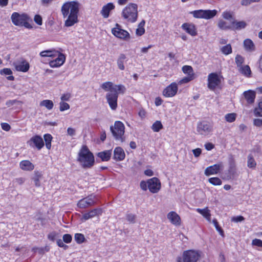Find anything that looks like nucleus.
<instances>
[{"mask_svg":"<svg viewBox=\"0 0 262 262\" xmlns=\"http://www.w3.org/2000/svg\"><path fill=\"white\" fill-rule=\"evenodd\" d=\"M112 133L115 139L121 142L125 141L124 133L125 126L124 124L120 121H116L115 122L114 126L110 127Z\"/></svg>","mask_w":262,"mask_h":262,"instance_id":"5","label":"nucleus"},{"mask_svg":"<svg viewBox=\"0 0 262 262\" xmlns=\"http://www.w3.org/2000/svg\"><path fill=\"white\" fill-rule=\"evenodd\" d=\"M79 4L77 2L70 1L66 2L61 8V12L63 18H67L64 25L71 27L78 23V14Z\"/></svg>","mask_w":262,"mask_h":262,"instance_id":"1","label":"nucleus"},{"mask_svg":"<svg viewBox=\"0 0 262 262\" xmlns=\"http://www.w3.org/2000/svg\"><path fill=\"white\" fill-rule=\"evenodd\" d=\"M112 33L115 37L124 40H129L130 38L129 33L122 29L118 24H116L115 27L112 29Z\"/></svg>","mask_w":262,"mask_h":262,"instance_id":"8","label":"nucleus"},{"mask_svg":"<svg viewBox=\"0 0 262 262\" xmlns=\"http://www.w3.org/2000/svg\"><path fill=\"white\" fill-rule=\"evenodd\" d=\"M181 28L192 36H195L197 35V30L195 26L193 24L184 23L182 25Z\"/></svg>","mask_w":262,"mask_h":262,"instance_id":"19","label":"nucleus"},{"mask_svg":"<svg viewBox=\"0 0 262 262\" xmlns=\"http://www.w3.org/2000/svg\"><path fill=\"white\" fill-rule=\"evenodd\" d=\"M70 108V105L68 103L61 101L59 103V110L61 112H63L64 111L68 110Z\"/></svg>","mask_w":262,"mask_h":262,"instance_id":"51","label":"nucleus"},{"mask_svg":"<svg viewBox=\"0 0 262 262\" xmlns=\"http://www.w3.org/2000/svg\"><path fill=\"white\" fill-rule=\"evenodd\" d=\"M57 236V233L55 232H52L49 234L48 237L50 241H54Z\"/></svg>","mask_w":262,"mask_h":262,"instance_id":"64","label":"nucleus"},{"mask_svg":"<svg viewBox=\"0 0 262 262\" xmlns=\"http://www.w3.org/2000/svg\"><path fill=\"white\" fill-rule=\"evenodd\" d=\"M57 57L54 60L49 62V65L51 68H57L63 64L66 60V56L58 51V54H57Z\"/></svg>","mask_w":262,"mask_h":262,"instance_id":"17","label":"nucleus"},{"mask_svg":"<svg viewBox=\"0 0 262 262\" xmlns=\"http://www.w3.org/2000/svg\"><path fill=\"white\" fill-rule=\"evenodd\" d=\"M138 5L135 3H129L122 10V18L129 23H135L138 16Z\"/></svg>","mask_w":262,"mask_h":262,"instance_id":"3","label":"nucleus"},{"mask_svg":"<svg viewBox=\"0 0 262 262\" xmlns=\"http://www.w3.org/2000/svg\"><path fill=\"white\" fill-rule=\"evenodd\" d=\"M97 198L95 195L91 194L88 196L79 200L77 203V206L81 209L87 208L95 204Z\"/></svg>","mask_w":262,"mask_h":262,"instance_id":"9","label":"nucleus"},{"mask_svg":"<svg viewBox=\"0 0 262 262\" xmlns=\"http://www.w3.org/2000/svg\"><path fill=\"white\" fill-rule=\"evenodd\" d=\"M235 61L237 66V68H238L243 66V63L244 62V58L240 55H237L235 58Z\"/></svg>","mask_w":262,"mask_h":262,"instance_id":"46","label":"nucleus"},{"mask_svg":"<svg viewBox=\"0 0 262 262\" xmlns=\"http://www.w3.org/2000/svg\"><path fill=\"white\" fill-rule=\"evenodd\" d=\"M19 168L23 171H31L35 167L34 165L29 160H24L19 162Z\"/></svg>","mask_w":262,"mask_h":262,"instance_id":"22","label":"nucleus"},{"mask_svg":"<svg viewBox=\"0 0 262 262\" xmlns=\"http://www.w3.org/2000/svg\"><path fill=\"white\" fill-rule=\"evenodd\" d=\"M167 217L169 222L176 226H179L181 224L180 216L175 211H170L167 215Z\"/></svg>","mask_w":262,"mask_h":262,"instance_id":"18","label":"nucleus"},{"mask_svg":"<svg viewBox=\"0 0 262 262\" xmlns=\"http://www.w3.org/2000/svg\"><path fill=\"white\" fill-rule=\"evenodd\" d=\"M58 54V51L54 49L44 50L40 52L39 55L42 57H55Z\"/></svg>","mask_w":262,"mask_h":262,"instance_id":"26","label":"nucleus"},{"mask_svg":"<svg viewBox=\"0 0 262 262\" xmlns=\"http://www.w3.org/2000/svg\"><path fill=\"white\" fill-rule=\"evenodd\" d=\"M252 245L262 248V241L260 239L255 238L252 241Z\"/></svg>","mask_w":262,"mask_h":262,"instance_id":"54","label":"nucleus"},{"mask_svg":"<svg viewBox=\"0 0 262 262\" xmlns=\"http://www.w3.org/2000/svg\"><path fill=\"white\" fill-rule=\"evenodd\" d=\"M74 239L78 244H81L84 242L85 237L82 234L76 233L74 236Z\"/></svg>","mask_w":262,"mask_h":262,"instance_id":"48","label":"nucleus"},{"mask_svg":"<svg viewBox=\"0 0 262 262\" xmlns=\"http://www.w3.org/2000/svg\"><path fill=\"white\" fill-rule=\"evenodd\" d=\"M208 181L210 183L215 186L221 185L222 184L221 180L217 177H212L209 178L208 179Z\"/></svg>","mask_w":262,"mask_h":262,"instance_id":"45","label":"nucleus"},{"mask_svg":"<svg viewBox=\"0 0 262 262\" xmlns=\"http://www.w3.org/2000/svg\"><path fill=\"white\" fill-rule=\"evenodd\" d=\"M247 26V24L245 21H232V29L239 30L244 29Z\"/></svg>","mask_w":262,"mask_h":262,"instance_id":"32","label":"nucleus"},{"mask_svg":"<svg viewBox=\"0 0 262 262\" xmlns=\"http://www.w3.org/2000/svg\"><path fill=\"white\" fill-rule=\"evenodd\" d=\"M17 103H21L20 101L17 100H9L6 101V105L8 107H10Z\"/></svg>","mask_w":262,"mask_h":262,"instance_id":"58","label":"nucleus"},{"mask_svg":"<svg viewBox=\"0 0 262 262\" xmlns=\"http://www.w3.org/2000/svg\"><path fill=\"white\" fill-rule=\"evenodd\" d=\"M126 61V57L123 54H121L117 60V64L118 68L120 70H124L125 69L124 63Z\"/></svg>","mask_w":262,"mask_h":262,"instance_id":"30","label":"nucleus"},{"mask_svg":"<svg viewBox=\"0 0 262 262\" xmlns=\"http://www.w3.org/2000/svg\"><path fill=\"white\" fill-rule=\"evenodd\" d=\"M118 93L109 92L106 95L107 102L112 110H116L117 107Z\"/></svg>","mask_w":262,"mask_h":262,"instance_id":"15","label":"nucleus"},{"mask_svg":"<svg viewBox=\"0 0 262 262\" xmlns=\"http://www.w3.org/2000/svg\"><path fill=\"white\" fill-rule=\"evenodd\" d=\"M253 125L256 127L262 126V119H254L253 120Z\"/></svg>","mask_w":262,"mask_h":262,"instance_id":"61","label":"nucleus"},{"mask_svg":"<svg viewBox=\"0 0 262 262\" xmlns=\"http://www.w3.org/2000/svg\"><path fill=\"white\" fill-rule=\"evenodd\" d=\"M115 8V6L113 3H108L104 5L100 11V14L104 18H107L110 16V13Z\"/></svg>","mask_w":262,"mask_h":262,"instance_id":"20","label":"nucleus"},{"mask_svg":"<svg viewBox=\"0 0 262 262\" xmlns=\"http://www.w3.org/2000/svg\"><path fill=\"white\" fill-rule=\"evenodd\" d=\"M125 157V152L123 149L120 147H117L114 150V159L117 161H120L124 159Z\"/></svg>","mask_w":262,"mask_h":262,"instance_id":"24","label":"nucleus"},{"mask_svg":"<svg viewBox=\"0 0 262 262\" xmlns=\"http://www.w3.org/2000/svg\"><path fill=\"white\" fill-rule=\"evenodd\" d=\"M25 178L23 177L17 178L14 180V182L17 185H23L25 182Z\"/></svg>","mask_w":262,"mask_h":262,"instance_id":"56","label":"nucleus"},{"mask_svg":"<svg viewBox=\"0 0 262 262\" xmlns=\"http://www.w3.org/2000/svg\"><path fill=\"white\" fill-rule=\"evenodd\" d=\"M11 19L12 23L15 26H21L22 24L25 22V20H29V17L26 13L20 14L15 12L12 13L11 16Z\"/></svg>","mask_w":262,"mask_h":262,"instance_id":"10","label":"nucleus"},{"mask_svg":"<svg viewBox=\"0 0 262 262\" xmlns=\"http://www.w3.org/2000/svg\"><path fill=\"white\" fill-rule=\"evenodd\" d=\"M145 21L142 20L138 25V28L136 30V34L137 36H140L143 35L145 33V29L144 28L145 26Z\"/></svg>","mask_w":262,"mask_h":262,"instance_id":"34","label":"nucleus"},{"mask_svg":"<svg viewBox=\"0 0 262 262\" xmlns=\"http://www.w3.org/2000/svg\"><path fill=\"white\" fill-rule=\"evenodd\" d=\"M238 71L246 77H250L251 75V71L248 65H243L237 68Z\"/></svg>","mask_w":262,"mask_h":262,"instance_id":"28","label":"nucleus"},{"mask_svg":"<svg viewBox=\"0 0 262 262\" xmlns=\"http://www.w3.org/2000/svg\"><path fill=\"white\" fill-rule=\"evenodd\" d=\"M195 210L197 212L201 214L208 221L210 222L211 221L210 211L207 207L203 209L196 208Z\"/></svg>","mask_w":262,"mask_h":262,"instance_id":"27","label":"nucleus"},{"mask_svg":"<svg viewBox=\"0 0 262 262\" xmlns=\"http://www.w3.org/2000/svg\"><path fill=\"white\" fill-rule=\"evenodd\" d=\"M254 114L256 117H262V101L259 102L254 108Z\"/></svg>","mask_w":262,"mask_h":262,"instance_id":"40","label":"nucleus"},{"mask_svg":"<svg viewBox=\"0 0 262 262\" xmlns=\"http://www.w3.org/2000/svg\"><path fill=\"white\" fill-rule=\"evenodd\" d=\"M224 168L223 163L220 162L207 167L205 170V174L207 176L216 174L220 172Z\"/></svg>","mask_w":262,"mask_h":262,"instance_id":"13","label":"nucleus"},{"mask_svg":"<svg viewBox=\"0 0 262 262\" xmlns=\"http://www.w3.org/2000/svg\"><path fill=\"white\" fill-rule=\"evenodd\" d=\"M244 217L243 216L239 215L237 216H233L231 218V221L235 222V223H238V222H241L244 220Z\"/></svg>","mask_w":262,"mask_h":262,"instance_id":"57","label":"nucleus"},{"mask_svg":"<svg viewBox=\"0 0 262 262\" xmlns=\"http://www.w3.org/2000/svg\"><path fill=\"white\" fill-rule=\"evenodd\" d=\"M260 0H242L241 5L244 6H247L252 3L259 2Z\"/></svg>","mask_w":262,"mask_h":262,"instance_id":"53","label":"nucleus"},{"mask_svg":"<svg viewBox=\"0 0 262 262\" xmlns=\"http://www.w3.org/2000/svg\"><path fill=\"white\" fill-rule=\"evenodd\" d=\"M222 17H223V18L226 19V20H231L232 19V18H233V16H232V13L230 12V11H224L223 13H222Z\"/></svg>","mask_w":262,"mask_h":262,"instance_id":"49","label":"nucleus"},{"mask_svg":"<svg viewBox=\"0 0 262 262\" xmlns=\"http://www.w3.org/2000/svg\"><path fill=\"white\" fill-rule=\"evenodd\" d=\"M178 91V84L173 82L164 89L163 91V95L165 97H172L177 94Z\"/></svg>","mask_w":262,"mask_h":262,"instance_id":"11","label":"nucleus"},{"mask_svg":"<svg viewBox=\"0 0 262 262\" xmlns=\"http://www.w3.org/2000/svg\"><path fill=\"white\" fill-rule=\"evenodd\" d=\"M163 128L161 122L159 121H156L151 126V129L155 132H158Z\"/></svg>","mask_w":262,"mask_h":262,"instance_id":"43","label":"nucleus"},{"mask_svg":"<svg viewBox=\"0 0 262 262\" xmlns=\"http://www.w3.org/2000/svg\"><path fill=\"white\" fill-rule=\"evenodd\" d=\"M34 21L38 25H41L42 17L39 15H35L34 18Z\"/></svg>","mask_w":262,"mask_h":262,"instance_id":"60","label":"nucleus"},{"mask_svg":"<svg viewBox=\"0 0 262 262\" xmlns=\"http://www.w3.org/2000/svg\"><path fill=\"white\" fill-rule=\"evenodd\" d=\"M236 118V114L235 113H228L225 115V119L226 121L229 123L234 122Z\"/></svg>","mask_w":262,"mask_h":262,"instance_id":"42","label":"nucleus"},{"mask_svg":"<svg viewBox=\"0 0 262 262\" xmlns=\"http://www.w3.org/2000/svg\"><path fill=\"white\" fill-rule=\"evenodd\" d=\"M243 95L248 103H254L256 96V92L252 90H248L244 92Z\"/></svg>","mask_w":262,"mask_h":262,"instance_id":"25","label":"nucleus"},{"mask_svg":"<svg viewBox=\"0 0 262 262\" xmlns=\"http://www.w3.org/2000/svg\"><path fill=\"white\" fill-rule=\"evenodd\" d=\"M42 177L41 172L38 171H34V176L33 178V180L34 183V185L36 187H39L40 186V180Z\"/></svg>","mask_w":262,"mask_h":262,"instance_id":"36","label":"nucleus"},{"mask_svg":"<svg viewBox=\"0 0 262 262\" xmlns=\"http://www.w3.org/2000/svg\"><path fill=\"white\" fill-rule=\"evenodd\" d=\"M0 74L4 75H10L12 74V71L9 68H4L0 71Z\"/></svg>","mask_w":262,"mask_h":262,"instance_id":"55","label":"nucleus"},{"mask_svg":"<svg viewBox=\"0 0 262 262\" xmlns=\"http://www.w3.org/2000/svg\"><path fill=\"white\" fill-rule=\"evenodd\" d=\"M97 155V157L100 158L102 161H107L110 159L112 155V150H107L99 152Z\"/></svg>","mask_w":262,"mask_h":262,"instance_id":"29","label":"nucleus"},{"mask_svg":"<svg viewBox=\"0 0 262 262\" xmlns=\"http://www.w3.org/2000/svg\"><path fill=\"white\" fill-rule=\"evenodd\" d=\"M102 213V210L100 208H95L91 210L88 212L85 213L83 214L82 219L84 221L88 220L94 217L95 216L100 215Z\"/></svg>","mask_w":262,"mask_h":262,"instance_id":"21","label":"nucleus"},{"mask_svg":"<svg viewBox=\"0 0 262 262\" xmlns=\"http://www.w3.org/2000/svg\"><path fill=\"white\" fill-rule=\"evenodd\" d=\"M194 77H193L192 76H187L183 78L181 80H180L179 81L178 84H183V83H188V82H189V81L192 80L193 79H194Z\"/></svg>","mask_w":262,"mask_h":262,"instance_id":"50","label":"nucleus"},{"mask_svg":"<svg viewBox=\"0 0 262 262\" xmlns=\"http://www.w3.org/2000/svg\"><path fill=\"white\" fill-rule=\"evenodd\" d=\"M40 106H44L48 110H51L54 106V103L52 100L46 99L40 102Z\"/></svg>","mask_w":262,"mask_h":262,"instance_id":"35","label":"nucleus"},{"mask_svg":"<svg viewBox=\"0 0 262 262\" xmlns=\"http://www.w3.org/2000/svg\"><path fill=\"white\" fill-rule=\"evenodd\" d=\"M223 80L224 78L220 73L215 72L210 73L207 77V87L210 90L213 91L216 89H221Z\"/></svg>","mask_w":262,"mask_h":262,"instance_id":"4","label":"nucleus"},{"mask_svg":"<svg viewBox=\"0 0 262 262\" xmlns=\"http://www.w3.org/2000/svg\"><path fill=\"white\" fill-rule=\"evenodd\" d=\"M148 188L153 193H157L161 188V182L156 177L152 178L147 182Z\"/></svg>","mask_w":262,"mask_h":262,"instance_id":"12","label":"nucleus"},{"mask_svg":"<svg viewBox=\"0 0 262 262\" xmlns=\"http://www.w3.org/2000/svg\"><path fill=\"white\" fill-rule=\"evenodd\" d=\"M72 239V236L69 234H64L63 236V241L66 243H71Z\"/></svg>","mask_w":262,"mask_h":262,"instance_id":"59","label":"nucleus"},{"mask_svg":"<svg viewBox=\"0 0 262 262\" xmlns=\"http://www.w3.org/2000/svg\"><path fill=\"white\" fill-rule=\"evenodd\" d=\"M1 125L2 128L5 131L8 132L11 129L10 125L7 123H2Z\"/></svg>","mask_w":262,"mask_h":262,"instance_id":"62","label":"nucleus"},{"mask_svg":"<svg viewBox=\"0 0 262 262\" xmlns=\"http://www.w3.org/2000/svg\"><path fill=\"white\" fill-rule=\"evenodd\" d=\"M126 220L130 223H134L135 222L136 215L132 213H128L126 216Z\"/></svg>","mask_w":262,"mask_h":262,"instance_id":"52","label":"nucleus"},{"mask_svg":"<svg viewBox=\"0 0 262 262\" xmlns=\"http://www.w3.org/2000/svg\"><path fill=\"white\" fill-rule=\"evenodd\" d=\"M220 50L222 53L225 55H228L231 54L232 52V47L230 44H228L221 47Z\"/></svg>","mask_w":262,"mask_h":262,"instance_id":"39","label":"nucleus"},{"mask_svg":"<svg viewBox=\"0 0 262 262\" xmlns=\"http://www.w3.org/2000/svg\"><path fill=\"white\" fill-rule=\"evenodd\" d=\"M114 86L113 85V83L110 81L104 82L101 85V87L102 89L105 91H109L110 92H113Z\"/></svg>","mask_w":262,"mask_h":262,"instance_id":"37","label":"nucleus"},{"mask_svg":"<svg viewBox=\"0 0 262 262\" xmlns=\"http://www.w3.org/2000/svg\"><path fill=\"white\" fill-rule=\"evenodd\" d=\"M71 97V95L69 93L64 94L61 96V101H69Z\"/></svg>","mask_w":262,"mask_h":262,"instance_id":"63","label":"nucleus"},{"mask_svg":"<svg viewBox=\"0 0 262 262\" xmlns=\"http://www.w3.org/2000/svg\"><path fill=\"white\" fill-rule=\"evenodd\" d=\"M245 49L249 52L253 51L255 50V46L253 41L250 39H246L244 41Z\"/></svg>","mask_w":262,"mask_h":262,"instance_id":"33","label":"nucleus"},{"mask_svg":"<svg viewBox=\"0 0 262 262\" xmlns=\"http://www.w3.org/2000/svg\"><path fill=\"white\" fill-rule=\"evenodd\" d=\"M13 66L16 71L22 72H27L30 68L29 62L23 59L14 62L13 63Z\"/></svg>","mask_w":262,"mask_h":262,"instance_id":"16","label":"nucleus"},{"mask_svg":"<svg viewBox=\"0 0 262 262\" xmlns=\"http://www.w3.org/2000/svg\"><path fill=\"white\" fill-rule=\"evenodd\" d=\"M217 26L221 30H230L232 29V23L230 24L223 19H220L217 23Z\"/></svg>","mask_w":262,"mask_h":262,"instance_id":"31","label":"nucleus"},{"mask_svg":"<svg viewBox=\"0 0 262 262\" xmlns=\"http://www.w3.org/2000/svg\"><path fill=\"white\" fill-rule=\"evenodd\" d=\"M196 131L201 135H207L212 131V127L206 122H200L198 123Z\"/></svg>","mask_w":262,"mask_h":262,"instance_id":"14","label":"nucleus"},{"mask_svg":"<svg viewBox=\"0 0 262 262\" xmlns=\"http://www.w3.org/2000/svg\"><path fill=\"white\" fill-rule=\"evenodd\" d=\"M44 140L46 143V146L47 149H50L51 147V141L52 140V136L49 134L44 135Z\"/></svg>","mask_w":262,"mask_h":262,"instance_id":"41","label":"nucleus"},{"mask_svg":"<svg viewBox=\"0 0 262 262\" xmlns=\"http://www.w3.org/2000/svg\"><path fill=\"white\" fill-rule=\"evenodd\" d=\"M216 10H197L191 11L190 14L195 18L209 19L214 17L217 14Z\"/></svg>","mask_w":262,"mask_h":262,"instance_id":"7","label":"nucleus"},{"mask_svg":"<svg viewBox=\"0 0 262 262\" xmlns=\"http://www.w3.org/2000/svg\"><path fill=\"white\" fill-rule=\"evenodd\" d=\"M256 165V162L253 157L249 155L248 157L247 165L249 168H254Z\"/></svg>","mask_w":262,"mask_h":262,"instance_id":"47","label":"nucleus"},{"mask_svg":"<svg viewBox=\"0 0 262 262\" xmlns=\"http://www.w3.org/2000/svg\"><path fill=\"white\" fill-rule=\"evenodd\" d=\"M200 257L198 251L189 250L183 252L182 257H177V262H196Z\"/></svg>","mask_w":262,"mask_h":262,"instance_id":"6","label":"nucleus"},{"mask_svg":"<svg viewBox=\"0 0 262 262\" xmlns=\"http://www.w3.org/2000/svg\"><path fill=\"white\" fill-rule=\"evenodd\" d=\"M113 92L123 94L126 90L125 86L123 85H115L113 88Z\"/></svg>","mask_w":262,"mask_h":262,"instance_id":"44","label":"nucleus"},{"mask_svg":"<svg viewBox=\"0 0 262 262\" xmlns=\"http://www.w3.org/2000/svg\"><path fill=\"white\" fill-rule=\"evenodd\" d=\"M77 160L83 168H90L95 163L93 154L86 145H82L79 150Z\"/></svg>","mask_w":262,"mask_h":262,"instance_id":"2","label":"nucleus"},{"mask_svg":"<svg viewBox=\"0 0 262 262\" xmlns=\"http://www.w3.org/2000/svg\"><path fill=\"white\" fill-rule=\"evenodd\" d=\"M29 142L31 146H32V144L33 143L38 150L41 149L44 145L42 138L39 136H35L32 137Z\"/></svg>","mask_w":262,"mask_h":262,"instance_id":"23","label":"nucleus"},{"mask_svg":"<svg viewBox=\"0 0 262 262\" xmlns=\"http://www.w3.org/2000/svg\"><path fill=\"white\" fill-rule=\"evenodd\" d=\"M182 71L183 73L187 75V76H191L194 77V73L192 68L190 66H184L182 67Z\"/></svg>","mask_w":262,"mask_h":262,"instance_id":"38","label":"nucleus"}]
</instances>
